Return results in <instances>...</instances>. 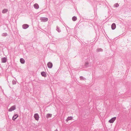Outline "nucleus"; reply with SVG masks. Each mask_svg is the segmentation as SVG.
Instances as JSON below:
<instances>
[{
	"label": "nucleus",
	"instance_id": "1",
	"mask_svg": "<svg viewBox=\"0 0 131 131\" xmlns=\"http://www.w3.org/2000/svg\"><path fill=\"white\" fill-rule=\"evenodd\" d=\"M34 118L36 120L38 121L39 120V117L38 114L36 113L34 115Z\"/></svg>",
	"mask_w": 131,
	"mask_h": 131
},
{
	"label": "nucleus",
	"instance_id": "2",
	"mask_svg": "<svg viewBox=\"0 0 131 131\" xmlns=\"http://www.w3.org/2000/svg\"><path fill=\"white\" fill-rule=\"evenodd\" d=\"M116 119V117H114L112 118L109 121V122L110 123H113Z\"/></svg>",
	"mask_w": 131,
	"mask_h": 131
},
{
	"label": "nucleus",
	"instance_id": "3",
	"mask_svg": "<svg viewBox=\"0 0 131 131\" xmlns=\"http://www.w3.org/2000/svg\"><path fill=\"white\" fill-rule=\"evenodd\" d=\"M16 109V106L15 105H14L12 106L8 110L9 112H11L14 110Z\"/></svg>",
	"mask_w": 131,
	"mask_h": 131
},
{
	"label": "nucleus",
	"instance_id": "4",
	"mask_svg": "<svg viewBox=\"0 0 131 131\" xmlns=\"http://www.w3.org/2000/svg\"><path fill=\"white\" fill-rule=\"evenodd\" d=\"M47 66L49 68H51L52 67V64L51 63L49 62L47 64Z\"/></svg>",
	"mask_w": 131,
	"mask_h": 131
},
{
	"label": "nucleus",
	"instance_id": "5",
	"mask_svg": "<svg viewBox=\"0 0 131 131\" xmlns=\"http://www.w3.org/2000/svg\"><path fill=\"white\" fill-rule=\"evenodd\" d=\"M22 27L23 29H26L29 27V25L27 24H25L23 25Z\"/></svg>",
	"mask_w": 131,
	"mask_h": 131
},
{
	"label": "nucleus",
	"instance_id": "6",
	"mask_svg": "<svg viewBox=\"0 0 131 131\" xmlns=\"http://www.w3.org/2000/svg\"><path fill=\"white\" fill-rule=\"evenodd\" d=\"M2 62V63H5L7 61V59L5 57L2 58L1 59Z\"/></svg>",
	"mask_w": 131,
	"mask_h": 131
},
{
	"label": "nucleus",
	"instance_id": "7",
	"mask_svg": "<svg viewBox=\"0 0 131 131\" xmlns=\"http://www.w3.org/2000/svg\"><path fill=\"white\" fill-rule=\"evenodd\" d=\"M116 27V24L114 23H113L111 26V28L112 29L114 30V29Z\"/></svg>",
	"mask_w": 131,
	"mask_h": 131
},
{
	"label": "nucleus",
	"instance_id": "8",
	"mask_svg": "<svg viewBox=\"0 0 131 131\" xmlns=\"http://www.w3.org/2000/svg\"><path fill=\"white\" fill-rule=\"evenodd\" d=\"M73 119V117L72 116L68 117L66 120L67 122H68L70 120Z\"/></svg>",
	"mask_w": 131,
	"mask_h": 131
},
{
	"label": "nucleus",
	"instance_id": "9",
	"mask_svg": "<svg viewBox=\"0 0 131 131\" xmlns=\"http://www.w3.org/2000/svg\"><path fill=\"white\" fill-rule=\"evenodd\" d=\"M18 117V115L17 114H15L14 116L13 117V119L14 121Z\"/></svg>",
	"mask_w": 131,
	"mask_h": 131
},
{
	"label": "nucleus",
	"instance_id": "10",
	"mask_svg": "<svg viewBox=\"0 0 131 131\" xmlns=\"http://www.w3.org/2000/svg\"><path fill=\"white\" fill-rule=\"evenodd\" d=\"M52 115L50 114H48L46 115V117L47 118H48L51 117H52Z\"/></svg>",
	"mask_w": 131,
	"mask_h": 131
},
{
	"label": "nucleus",
	"instance_id": "11",
	"mask_svg": "<svg viewBox=\"0 0 131 131\" xmlns=\"http://www.w3.org/2000/svg\"><path fill=\"white\" fill-rule=\"evenodd\" d=\"M34 7L36 9H38L39 8L38 5L37 4H35L34 5Z\"/></svg>",
	"mask_w": 131,
	"mask_h": 131
},
{
	"label": "nucleus",
	"instance_id": "12",
	"mask_svg": "<svg viewBox=\"0 0 131 131\" xmlns=\"http://www.w3.org/2000/svg\"><path fill=\"white\" fill-rule=\"evenodd\" d=\"M41 74L42 76L45 77L46 76V73L44 72H43L41 73Z\"/></svg>",
	"mask_w": 131,
	"mask_h": 131
},
{
	"label": "nucleus",
	"instance_id": "13",
	"mask_svg": "<svg viewBox=\"0 0 131 131\" xmlns=\"http://www.w3.org/2000/svg\"><path fill=\"white\" fill-rule=\"evenodd\" d=\"M41 19L43 21H47L48 18H41Z\"/></svg>",
	"mask_w": 131,
	"mask_h": 131
},
{
	"label": "nucleus",
	"instance_id": "14",
	"mask_svg": "<svg viewBox=\"0 0 131 131\" xmlns=\"http://www.w3.org/2000/svg\"><path fill=\"white\" fill-rule=\"evenodd\" d=\"M20 61L22 63H25V60L23 58H21L20 60Z\"/></svg>",
	"mask_w": 131,
	"mask_h": 131
},
{
	"label": "nucleus",
	"instance_id": "15",
	"mask_svg": "<svg viewBox=\"0 0 131 131\" xmlns=\"http://www.w3.org/2000/svg\"><path fill=\"white\" fill-rule=\"evenodd\" d=\"M8 11V10L6 9H4L2 13H6Z\"/></svg>",
	"mask_w": 131,
	"mask_h": 131
},
{
	"label": "nucleus",
	"instance_id": "16",
	"mask_svg": "<svg viewBox=\"0 0 131 131\" xmlns=\"http://www.w3.org/2000/svg\"><path fill=\"white\" fill-rule=\"evenodd\" d=\"M72 19L73 21H76L77 19V18L75 16L73 17L72 18Z\"/></svg>",
	"mask_w": 131,
	"mask_h": 131
},
{
	"label": "nucleus",
	"instance_id": "17",
	"mask_svg": "<svg viewBox=\"0 0 131 131\" xmlns=\"http://www.w3.org/2000/svg\"><path fill=\"white\" fill-rule=\"evenodd\" d=\"M117 6H119L118 4H117Z\"/></svg>",
	"mask_w": 131,
	"mask_h": 131
}]
</instances>
